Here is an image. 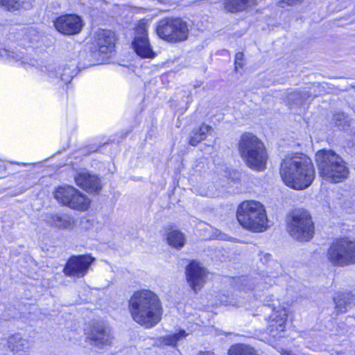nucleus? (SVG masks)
I'll return each instance as SVG.
<instances>
[{
  "mask_svg": "<svg viewBox=\"0 0 355 355\" xmlns=\"http://www.w3.org/2000/svg\"><path fill=\"white\" fill-rule=\"evenodd\" d=\"M279 173L285 184L296 190L308 188L315 177L311 159L298 153L288 155L283 159Z\"/></svg>",
  "mask_w": 355,
  "mask_h": 355,
  "instance_id": "nucleus-1",
  "label": "nucleus"
},
{
  "mask_svg": "<svg viewBox=\"0 0 355 355\" xmlns=\"http://www.w3.org/2000/svg\"><path fill=\"white\" fill-rule=\"evenodd\" d=\"M128 309L133 320L148 329L155 327L162 319V303L150 290L135 292L128 301Z\"/></svg>",
  "mask_w": 355,
  "mask_h": 355,
  "instance_id": "nucleus-2",
  "label": "nucleus"
},
{
  "mask_svg": "<svg viewBox=\"0 0 355 355\" xmlns=\"http://www.w3.org/2000/svg\"><path fill=\"white\" fill-rule=\"evenodd\" d=\"M241 157L249 168L261 171L266 168L268 155L263 143L251 133L243 134L238 144Z\"/></svg>",
  "mask_w": 355,
  "mask_h": 355,
  "instance_id": "nucleus-3",
  "label": "nucleus"
},
{
  "mask_svg": "<svg viewBox=\"0 0 355 355\" xmlns=\"http://www.w3.org/2000/svg\"><path fill=\"white\" fill-rule=\"evenodd\" d=\"M236 218L243 228L254 232H264L268 227L265 207L258 201L241 202L237 208Z\"/></svg>",
  "mask_w": 355,
  "mask_h": 355,
  "instance_id": "nucleus-4",
  "label": "nucleus"
},
{
  "mask_svg": "<svg viewBox=\"0 0 355 355\" xmlns=\"http://www.w3.org/2000/svg\"><path fill=\"white\" fill-rule=\"evenodd\" d=\"M319 173L324 179L339 182L345 179L349 173L343 159L331 150H321L315 155Z\"/></svg>",
  "mask_w": 355,
  "mask_h": 355,
  "instance_id": "nucleus-5",
  "label": "nucleus"
},
{
  "mask_svg": "<svg viewBox=\"0 0 355 355\" xmlns=\"http://www.w3.org/2000/svg\"><path fill=\"white\" fill-rule=\"evenodd\" d=\"M156 32L161 39L178 43L187 40L189 28L187 22L180 17H166L159 21Z\"/></svg>",
  "mask_w": 355,
  "mask_h": 355,
  "instance_id": "nucleus-6",
  "label": "nucleus"
},
{
  "mask_svg": "<svg viewBox=\"0 0 355 355\" xmlns=\"http://www.w3.org/2000/svg\"><path fill=\"white\" fill-rule=\"evenodd\" d=\"M287 229L293 238L300 241H309L314 234L311 216L304 209H296L291 214Z\"/></svg>",
  "mask_w": 355,
  "mask_h": 355,
  "instance_id": "nucleus-7",
  "label": "nucleus"
},
{
  "mask_svg": "<svg viewBox=\"0 0 355 355\" xmlns=\"http://www.w3.org/2000/svg\"><path fill=\"white\" fill-rule=\"evenodd\" d=\"M327 257L335 266L344 267L355 263V241L343 238L329 248Z\"/></svg>",
  "mask_w": 355,
  "mask_h": 355,
  "instance_id": "nucleus-8",
  "label": "nucleus"
},
{
  "mask_svg": "<svg viewBox=\"0 0 355 355\" xmlns=\"http://www.w3.org/2000/svg\"><path fill=\"white\" fill-rule=\"evenodd\" d=\"M54 197L62 205L78 211L88 209L90 205L87 196L72 186L59 187L54 191Z\"/></svg>",
  "mask_w": 355,
  "mask_h": 355,
  "instance_id": "nucleus-9",
  "label": "nucleus"
},
{
  "mask_svg": "<svg viewBox=\"0 0 355 355\" xmlns=\"http://www.w3.org/2000/svg\"><path fill=\"white\" fill-rule=\"evenodd\" d=\"M115 33L110 30L98 29L92 38L87 65H92V60H98L101 55L111 53L114 48Z\"/></svg>",
  "mask_w": 355,
  "mask_h": 355,
  "instance_id": "nucleus-10",
  "label": "nucleus"
},
{
  "mask_svg": "<svg viewBox=\"0 0 355 355\" xmlns=\"http://www.w3.org/2000/svg\"><path fill=\"white\" fill-rule=\"evenodd\" d=\"M264 312L272 310V314L266 318L268 322V334L273 338L282 337V333L285 329L287 314L286 310L281 306H276L275 303L272 304L262 306Z\"/></svg>",
  "mask_w": 355,
  "mask_h": 355,
  "instance_id": "nucleus-11",
  "label": "nucleus"
},
{
  "mask_svg": "<svg viewBox=\"0 0 355 355\" xmlns=\"http://www.w3.org/2000/svg\"><path fill=\"white\" fill-rule=\"evenodd\" d=\"M147 28L148 24L146 19L139 21L132 46L135 53L141 58H153L155 57V53L148 37Z\"/></svg>",
  "mask_w": 355,
  "mask_h": 355,
  "instance_id": "nucleus-12",
  "label": "nucleus"
},
{
  "mask_svg": "<svg viewBox=\"0 0 355 355\" xmlns=\"http://www.w3.org/2000/svg\"><path fill=\"white\" fill-rule=\"evenodd\" d=\"M94 260L93 257L87 254L71 256L67 261L63 272L70 277H83L87 273Z\"/></svg>",
  "mask_w": 355,
  "mask_h": 355,
  "instance_id": "nucleus-13",
  "label": "nucleus"
},
{
  "mask_svg": "<svg viewBox=\"0 0 355 355\" xmlns=\"http://www.w3.org/2000/svg\"><path fill=\"white\" fill-rule=\"evenodd\" d=\"M185 275L189 286L197 293L205 284L207 271L200 263L192 261L186 267Z\"/></svg>",
  "mask_w": 355,
  "mask_h": 355,
  "instance_id": "nucleus-14",
  "label": "nucleus"
},
{
  "mask_svg": "<svg viewBox=\"0 0 355 355\" xmlns=\"http://www.w3.org/2000/svg\"><path fill=\"white\" fill-rule=\"evenodd\" d=\"M54 26L60 33L71 35L80 32L83 26L82 19L76 15H64L54 21Z\"/></svg>",
  "mask_w": 355,
  "mask_h": 355,
  "instance_id": "nucleus-15",
  "label": "nucleus"
},
{
  "mask_svg": "<svg viewBox=\"0 0 355 355\" xmlns=\"http://www.w3.org/2000/svg\"><path fill=\"white\" fill-rule=\"evenodd\" d=\"M91 343L99 347L110 345L114 337L110 327L104 322H96L93 325L88 336Z\"/></svg>",
  "mask_w": 355,
  "mask_h": 355,
  "instance_id": "nucleus-16",
  "label": "nucleus"
},
{
  "mask_svg": "<svg viewBox=\"0 0 355 355\" xmlns=\"http://www.w3.org/2000/svg\"><path fill=\"white\" fill-rule=\"evenodd\" d=\"M76 67L75 64L64 65L58 68L53 65H49L46 67V70L49 78L60 80L64 84H67L77 74Z\"/></svg>",
  "mask_w": 355,
  "mask_h": 355,
  "instance_id": "nucleus-17",
  "label": "nucleus"
},
{
  "mask_svg": "<svg viewBox=\"0 0 355 355\" xmlns=\"http://www.w3.org/2000/svg\"><path fill=\"white\" fill-rule=\"evenodd\" d=\"M8 347L13 355H28L31 342L20 334H15L8 338Z\"/></svg>",
  "mask_w": 355,
  "mask_h": 355,
  "instance_id": "nucleus-18",
  "label": "nucleus"
},
{
  "mask_svg": "<svg viewBox=\"0 0 355 355\" xmlns=\"http://www.w3.org/2000/svg\"><path fill=\"white\" fill-rule=\"evenodd\" d=\"M75 182L78 186L88 192L98 191L101 189L100 179L88 172H82L75 178Z\"/></svg>",
  "mask_w": 355,
  "mask_h": 355,
  "instance_id": "nucleus-19",
  "label": "nucleus"
},
{
  "mask_svg": "<svg viewBox=\"0 0 355 355\" xmlns=\"http://www.w3.org/2000/svg\"><path fill=\"white\" fill-rule=\"evenodd\" d=\"M338 313H345L355 303V297L349 293H338L334 297Z\"/></svg>",
  "mask_w": 355,
  "mask_h": 355,
  "instance_id": "nucleus-20",
  "label": "nucleus"
},
{
  "mask_svg": "<svg viewBox=\"0 0 355 355\" xmlns=\"http://www.w3.org/2000/svg\"><path fill=\"white\" fill-rule=\"evenodd\" d=\"M213 129L211 126L202 123L200 126L192 130L189 135V144L196 146L200 141L205 140L208 135H210Z\"/></svg>",
  "mask_w": 355,
  "mask_h": 355,
  "instance_id": "nucleus-21",
  "label": "nucleus"
},
{
  "mask_svg": "<svg viewBox=\"0 0 355 355\" xmlns=\"http://www.w3.org/2000/svg\"><path fill=\"white\" fill-rule=\"evenodd\" d=\"M257 3V0H225V9L230 12H235L247 9Z\"/></svg>",
  "mask_w": 355,
  "mask_h": 355,
  "instance_id": "nucleus-22",
  "label": "nucleus"
},
{
  "mask_svg": "<svg viewBox=\"0 0 355 355\" xmlns=\"http://www.w3.org/2000/svg\"><path fill=\"white\" fill-rule=\"evenodd\" d=\"M185 241L184 234L177 230H171L167 235L168 243L176 249H181L183 248Z\"/></svg>",
  "mask_w": 355,
  "mask_h": 355,
  "instance_id": "nucleus-23",
  "label": "nucleus"
},
{
  "mask_svg": "<svg viewBox=\"0 0 355 355\" xmlns=\"http://www.w3.org/2000/svg\"><path fill=\"white\" fill-rule=\"evenodd\" d=\"M187 335L184 330H180L178 334L162 336L159 340L164 345L175 347L178 342L185 338Z\"/></svg>",
  "mask_w": 355,
  "mask_h": 355,
  "instance_id": "nucleus-24",
  "label": "nucleus"
},
{
  "mask_svg": "<svg viewBox=\"0 0 355 355\" xmlns=\"http://www.w3.org/2000/svg\"><path fill=\"white\" fill-rule=\"evenodd\" d=\"M228 355H258L257 352L251 347L243 344H237L232 346Z\"/></svg>",
  "mask_w": 355,
  "mask_h": 355,
  "instance_id": "nucleus-25",
  "label": "nucleus"
},
{
  "mask_svg": "<svg viewBox=\"0 0 355 355\" xmlns=\"http://www.w3.org/2000/svg\"><path fill=\"white\" fill-rule=\"evenodd\" d=\"M0 57L9 62H20L21 64H24V62L21 60L23 57L21 53L19 54L7 49H0Z\"/></svg>",
  "mask_w": 355,
  "mask_h": 355,
  "instance_id": "nucleus-26",
  "label": "nucleus"
},
{
  "mask_svg": "<svg viewBox=\"0 0 355 355\" xmlns=\"http://www.w3.org/2000/svg\"><path fill=\"white\" fill-rule=\"evenodd\" d=\"M309 93L307 91H296L289 93L288 101L297 105L302 104L304 100L308 99Z\"/></svg>",
  "mask_w": 355,
  "mask_h": 355,
  "instance_id": "nucleus-27",
  "label": "nucleus"
},
{
  "mask_svg": "<svg viewBox=\"0 0 355 355\" xmlns=\"http://www.w3.org/2000/svg\"><path fill=\"white\" fill-rule=\"evenodd\" d=\"M333 121L340 129H345L349 125L348 116L344 112H337L334 114Z\"/></svg>",
  "mask_w": 355,
  "mask_h": 355,
  "instance_id": "nucleus-28",
  "label": "nucleus"
},
{
  "mask_svg": "<svg viewBox=\"0 0 355 355\" xmlns=\"http://www.w3.org/2000/svg\"><path fill=\"white\" fill-rule=\"evenodd\" d=\"M24 3L23 0H0V5L4 6L8 10H19Z\"/></svg>",
  "mask_w": 355,
  "mask_h": 355,
  "instance_id": "nucleus-29",
  "label": "nucleus"
},
{
  "mask_svg": "<svg viewBox=\"0 0 355 355\" xmlns=\"http://www.w3.org/2000/svg\"><path fill=\"white\" fill-rule=\"evenodd\" d=\"M53 225L58 227L68 228L71 222L67 216H54L52 217Z\"/></svg>",
  "mask_w": 355,
  "mask_h": 355,
  "instance_id": "nucleus-30",
  "label": "nucleus"
},
{
  "mask_svg": "<svg viewBox=\"0 0 355 355\" xmlns=\"http://www.w3.org/2000/svg\"><path fill=\"white\" fill-rule=\"evenodd\" d=\"M24 37L25 40H28L31 43H33L39 40L40 35L35 29L29 28L26 31Z\"/></svg>",
  "mask_w": 355,
  "mask_h": 355,
  "instance_id": "nucleus-31",
  "label": "nucleus"
},
{
  "mask_svg": "<svg viewBox=\"0 0 355 355\" xmlns=\"http://www.w3.org/2000/svg\"><path fill=\"white\" fill-rule=\"evenodd\" d=\"M243 57L244 55L242 52H238L235 55V69H237L238 68H242L244 65L243 63Z\"/></svg>",
  "mask_w": 355,
  "mask_h": 355,
  "instance_id": "nucleus-32",
  "label": "nucleus"
},
{
  "mask_svg": "<svg viewBox=\"0 0 355 355\" xmlns=\"http://www.w3.org/2000/svg\"><path fill=\"white\" fill-rule=\"evenodd\" d=\"M303 0H282L279 2V5L282 8H284L286 5L293 6L297 3L302 2Z\"/></svg>",
  "mask_w": 355,
  "mask_h": 355,
  "instance_id": "nucleus-33",
  "label": "nucleus"
},
{
  "mask_svg": "<svg viewBox=\"0 0 355 355\" xmlns=\"http://www.w3.org/2000/svg\"><path fill=\"white\" fill-rule=\"evenodd\" d=\"M260 261L263 262V263H267L268 261L270 259V254L268 253H261L260 254Z\"/></svg>",
  "mask_w": 355,
  "mask_h": 355,
  "instance_id": "nucleus-34",
  "label": "nucleus"
},
{
  "mask_svg": "<svg viewBox=\"0 0 355 355\" xmlns=\"http://www.w3.org/2000/svg\"><path fill=\"white\" fill-rule=\"evenodd\" d=\"M197 355H215L214 352H199Z\"/></svg>",
  "mask_w": 355,
  "mask_h": 355,
  "instance_id": "nucleus-35",
  "label": "nucleus"
},
{
  "mask_svg": "<svg viewBox=\"0 0 355 355\" xmlns=\"http://www.w3.org/2000/svg\"><path fill=\"white\" fill-rule=\"evenodd\" d=\"M85 54V51L81 52L80 56H84Z\"/></svg>",
  "mask_w": 355,
  "mask_h": 355,
  "instance_id": "nucleus-36",
  "label": "nucleus"
}]
</instances>
